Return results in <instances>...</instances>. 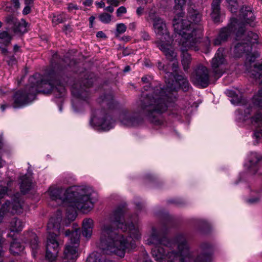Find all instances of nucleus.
<instances>
[{
	"label": "nucleus",
	"instance_id": "obj_1",
	"mask_svg": "<svg viewBox=\"0 0 262 262\" xmlns=\"http://www.w3.org/2000/svg\"><path fill=\"white\" fill-rule=\"evenodd\" d=\"M163 69L165 72L164 76L166 88L162 89L158 85L149 89L148 86H144L145 91H149L148 93L143 94L145 97L142 104L141 111L133 113L124 111L119 115L120 123L127 127H135L142 122V114L146 115L150 121L155 125H160L164 124L161 114L164 113L168 107V102L172 100V91L182 89L183 91H188L190 84L186 77L182 75H173L172 73L166 72L164 66L159 63V68Z\"/></svg>",
	"mask_w": 262,
	"mask_h": 262
},
{
	"label": "nucleus",
	"instance_id": "obj_2",
	"mask_svg": "<svg viewBox=\"0 0 262 262\" xmlns=\"http://www.w3.org/2000/svg\"><path fill=\"white\" fill-rule=\"evenodd\" d=\"M165 232L152 229L150 235L146 237L147 244L153 245L151 254L158 262H213L211 248L207 243L202 244L200 252L196 255L190 250L187 238L184 234L180 233L169 239L165 236Z\"/></svg>",
	"mask_w": 262,
	"mask_h": 262
},
{
	"label": "nucleus",
	"instance_id": "obj_3",
	"mask_svg": "<svg viewBox=\"0 0 262 262\" xmlns=\"http://www.w3.org/2000/svg\"><path fill=\"white\" fill-rule=\"evenodd\" d=\"M124 213L123 208H117L101 226L98 246L106 254L123 257L126 250L134 249L135 242L141 238L139 227L133 223L135 219L128 225Z\"/></svg>",
	"mask_w": 262,
	"mask_h": 262
},
{
	"label": "nucleus",
	"instance_id": "obj_4",
	"mask_svg": "<svg viewBox=\"0 0 262 262\" xmlns=\"http://www.w3.org/2000/svg\"><path fill=\"white\" fill-rule=\"evenodd\" d=\"M48 193L50 198L66 208V215L63 224L69 226L77 216L76 210L87 213L92 209L97 200V193L87 186L70 188L64 190L62 187L51 186Z\"/></svg>",
	"mask_w": 262,
	"mask_h": 262
},
{
	"label": "nucleus",
	"instance_id": "obj_5",
	"mask_svg": "<svg viewBox=\"0 0 262 262\" xmlns=\"http://www.w3.org/2000/svg\"><path fill=\"white\" fill-rule=\"evenodd\" d=\"M236 32V42L233 52L235 56L239 57L246 53V67H252L251 65L259 56L257 53H250L252 46L258 42V36L257 34L251 31L245 32L244 25L238 23L236 18H232L227 27L222 29L217 36L214 39L213 44L219 46L226 41L232 33Z\"/></svg>",
	"mask_w": 262,
	"mask_h": 262
},
{
	"label": "nucleus",
	"instance_id": "obj_6",
	"mask_svg": "<svg viewBox=\"0 0 262 262\" xmlns=\"http://www.w3.org/2000/svg\"><path fill=\"white\" fill-rule=\"evenodd\" d=\"M57 76L55 74L41 76L35 74L29 78V84L24 90L17 91L14 96V107H19L25 106L35 99L37 93H48L52 91L59 93V96L66 92L63 84L56 80Z\"/></svg>",
	"mask_w": 262,
	"mask_h": 262
},
{
	"label": "nucleus",
	"instance_id": "obj_7",
	"mask_svg": "<svg viewBox=\"0 0 262 262\" xmlns=\"http://www.w3.org/2000/svg\"><path fill=\"white\" fill-rule=\"evenodd\" d=\"M173 25L174 32L181 36L179 45L182 53V64L185 71L190 67L191 58L187 53L190 49L199 50L196 45L203 36V28L201 25L192 28L188 21H176Z\"/></svg>",
	"mask_w": 262,
	"mask_h": 262
},
{
	"label": "nucleus",
	"instance_id": "obj_8",
	"mask_svg": "<svg viewBox=\"0 0 262 262\" xmlns=\"http://www.w3.org/2000/svg\"><path fill=\"white\" fill-rule=\"evenodd\" d=\"M62 213L58 210L56 214L49 220L47 225L49 236L47 238L46 246V258L50 262H54L57 258L59 250V243L57 241V233L64 234L65 231L62 229L61 225Z\"/></svg>",
	"mask_w": 262,
	"mask_h": 262
},
{
	"label": "nucleus",
	"instance_id": "obj_9",
	"mask_svg": "<svg viewBox=\"0 0 262 262\" xmlns=\"http://www.w3.org/2000/svg\"><path fill=\"white\" fill-rule=\"evenodd\" d=\"M153 28L157 40L155 43L169 58L174 57V51L172 47L173 39L170 36L165 21L159 17L153 19Z\"/></svg>",
	"mask_w": 262,
	"mask_h": 262
},
{
	"label": "nucleus",
	"instance_id": "obj_10",
	"mask_svg": "<svg viewBox=\"0 0 262 262\" xmlns=\"http://www.w3.org/2000/svg\"><path fill=\"white\" fill-rule=\"evenodd\" d=\"M64 235L69 237L70 243L65 246L61 262H75L78 256L80 230L79 228L72 230L68 229L65 231Z\"/></svg>",
	"mask_w": 262,
	"mask_h": 262
},
{
	"label": "nucleus",
	"instance_id": "obj_11",
	"mask_svg": "<svg viewBox=\"0 0 262 262\" xmlns=\"http://www.w3.org/2000/svg\"><path fill=\"white\" fill-rule=\"evenodd\" d=\"M90 124L96 129L108 131L114 126L115 122L105 110H97L93 115Z\"/></svg>",
	"mask_w": 262,
	"mask_h": 262
},
{
	"label": "nucleus",
	"instance_id": "obj_12",
	"mask_svg": "<svg viewBox=\"0 0 262 262\" xmlns=\"http://www.w3.org/2000/svg\"><path fill=\"white\" fill-rule=\"evenodd\" d=\"M94 82L92 77L74 83L71 88V93L73 97L72 105L74 107H76L79 101H85L89 97L88 91L86 88L91 86Z\"/></svg>",
	"mask_w": 262,
	"mask_h": 262
},
{
	"label": "nucleus",
	"instance_id": "obj_13",
	"mask_svg": "<svg viewBox=\"0 0 262 262\" xmlns=\"http://www.w3.org/2000/svg\"><path fill=\"white\" fill-rule=\"evenodd\" d=\"M227 62L225 57L223 48H219L211 62V69L214 76L221 77L227 69Z\"/></svg>",
	"mask_w": 262,
	"mask_h": 262
},
{
	"label": "nucleus",
	"instance_id": "obj_14",
	"mask_svg": "<svg viewBox=\"0 0 262 262\" xmlns=\"http://www.w3.org/2000/svg\"><path fill=\"white\" fill-rule=\"evenodd\" d=\"M191 80L196 85L206 88L209 82V71L207 68L202 65L199 66L192 74Z\"/></svg>",
	"mask_w": 262,
	"mask_h": 262
},
{
	"label": "nucleus",
	"instance_id": "obj_15",
	"mask_svg": "<svg viewBox=\"0 0 262 262\" xmlns=\"http://www.w3.org/2000/svg\"><path fill=\"white\" fill-rule=\"evenodd\" d=\"M23 205H3L0 210V223L2 222L3 217L6 213H18L22 212ZM2 236L0 234V262L3 261L4 251L2 247Z\"/></svg>",
	"mask_w": 262,
	"mask_h": 262
},
{
	"label": "nucleus",
	"instance_id": "obj_16",
	"mask_svg": "<svg viewBox=\"0 0 262 262\" xmlns=\"http://www.w3.org/2000/svg\"><path fill=\"white\" fill-rule=\"evenodd\" d=\"M250 123L254 131L253 136L258 140L262 137V113H257L251 117Z\"/></svg>",
	"mask_w": 262,
	"mask_h": 262
},
{
	"label": "nucleus",
	"instance_id": "obj_17",
	"mask_svg": "<svg viewBox=\"0 0 262 262\" xmlns=\"http://www.w3.org/2000/svg\"><path fill=\"white\" fill-rule=\"evenodd\" d=\"M261 157L256 152H251L248 157L247 160L244 164L245 168L252 173H255L258 169V163Z\"/></svg>",
	"mask_w": 262,
	"mask_h": 262
},
{
	"label": "nucleus",
	"instance_id": "obj_18",
	"mask_svg": "<svg viewBox=\"0 0 262 262\" xmlns=\"http://www.w3.org/2000/svg\"><path fill=\"white\" fill-rule=\"evenodd\" d=\"M186 0H174V6L173 7V9L174 11V13L176 14V16L174 17L173 20V25L175 22V19H177L176 21H188L189 24H190V21L183 19L182 17L184 15V8L186 5ZM191 25V24H190ZM190 27L193 29V28H195L196 27L191 26Z\"/></svg>",
	"mask_w": 262,
	"mask_h": 262
},
{
	"label": "nucleus",
	"instance_id": "obj_19",
	"mask_svg": "<svg viewBox=\"0 0 262 262\" xmlns=\"http://www.w3.org/2000/svg\"><path fill=\"white\" fill-rule=\"evenodd\" d=\"M240 18L246 23L253 26L252 23L255 19L253 13L249 7L245 6L240 10Z\"/></svg>",
	"mask_w": 262,
	"mask_h": 262
},
{
	"label": "nucleus",
	"instance_id": "obj_20",
	"mask_svg": "<svg viewBox=\"0 0 262 262\" xmlns=\"http://www.w3.org/2000/svg\"><path fill=\"white\" fill-rule=\"evenodd\" d=\"M26 236V241L29 244L33 256L35 257V254L39 248L38 237L36 234L32 232L28 233Z\"/></svg>",
	"mask_w": 262,
	"mask_h": 262
},
{
	"label": "nucleus",
	"instance_id": "obj_21",
	"mask_svg": "<svg viewBox=\"0 0 262 262\" xmlns=\"http://www.w3.org/2000/svg\"><path fill=\"white\" fill-rule=\"evenodd\" d=\"M252 107L249 105L242 106L236 112V120L238 122H245L249 118Z\"/></svg>",
	"mask_w": 262,
	"mask_h": 262
},
{
	"label": "nucleus",
	"instance_id": "obj_22",
	"mask_svg": "<svg viewBox=\"0 0 262 262\" xmlns=\"http://www.w3.org/2000/svg\"><path fill=\"white\" fill-rule=\"evenodd\" d=\"M94 227V221L92 219L86 218L83 220L82 234L87 238L91 237Z\"/></svg>",
	"mask_w": 262,
	"mask_h": 262
},
{
	"label": "nucleus",
	"instance_id": "obj_23",
	"mask_svg": "<svg viewBox=\"0 0 262 262\" xmlns=\"http://www.w3.org/2000/svg\"><path fill=\"white\" fill-rule=\"evenodd\" d=\"M220 3L221 0H213L211 5L212 12L211 13V16L213 21L215 23L220 21Z\"/></svg>",
	"mask_w": 262,
	"mask_h": 262
},
{
	"label": "nucleus",
	"instance_id": "obj_24",
	"mask_svg": "<svg viewBox=\"0 0 262 262\" xmlns=\"http://www.w3.org/2000/svg\"><path fill=\"white\" fill-rule=\"evenodd\" d=\"M20 191L25 194L28 192L32 187V179L30 176L25 174L20 178Z\"/></svg>",
	"mask_w": 262,
	"mask_h": 262
},
{
	"label": "nucleus",
	"instance_id": "obj_25",
	"mask_svg": "<svg viewBox=\"0 0 262 262\" xmlns=\"http://www.w3.org/2000/svg\"><path fill=\"white\" fill-rule=\"evenodd\" d=\"M24 223L17 217L12 219L10 223V230L13 232H17L22 230Z\"/></svg>",
	"mask_w": 262,
	"mask_h": 262
},
{
	"label": "nucleus",
	"instance_id": "obj_26",
	"mask_svg": "<svg viewBox=\"0 0 262 262\" xmlns=\"http://www.w3.org/2000/svg\"><path fill=\"white\" fill-rule=\"evenodd\" d=\"M24 246L16 239H14L10 244V251L14 255L20 254L23 252Z\"/></svg>",
	"mask_w": 262,
	"mask_h": 262
},
{
	"label": "nucleus",
	"instance_id": "obj_27",
	"mask_svg": "<svg viewBox=\"0 0 262 262\" xmlns=\"http://www.w3.org/2000/svg\"><path fill=\"white\" fill-rule=\"evenodd\" d=\"M105 256L98 252L91 253L87 258L86 262H106Z\"/></svg>",
	"mask_w": 262,
	"mask_h": 262
},
{
	"label": "nucleus",
	"instance_id": "obj_28",
	"mask_svg": "<svg viewBox=\"0 0 262 262\" xmlns=\"http://www.w3.org/2000/svg\"><path fill=\"white\" fill-rule=\"evenodd\" d=\"M251 75L256 79H262V62L253 64Z\"/></svg>",
	"mask_w": 262,
	"mask_h": 262
},
{
	"label": "nucleus",
	"instance_id": "obj_29",
	"mask_svg": "<svg viewBox=\"0 0 262 262\" xmlns=\"http://www.w3.org/2000/svg\"><path fill=\"white\" fill-rule=\"evenodd\" d=\"M188 17L194 24L199 23L201 20V14L196 10L190 9L188 11Z\"/></svg>",
	"mask_w": 262,
	"mask_h": 262
},
{
	"label": "nucleus",
	"instance_id": "obj_30",
	"mask_svg": "<svg viewBox=\"0 0 262 262\" xmlns=\"http://www.w3.org/2000/svg\"><path fill=\"white\" fill-rule=\"evenodd\" d=\"M12 40L11 35L7 31H3L0 33V44L8 46Z\"/></svg>",
	"mask_w": 262,
	"mask_h": 262
},
{
	"label": "nucleus",
	"instance_id": "obj_31",
	"mask_svg": "<svg viewBox=\"0 0 262 262\" xmlns=\"http://www.w3.org/2000/svg\"><path fill=\"white\" fill-rule=\"evenodd\" d=\"M225 93L228 96L232 98L230 100V101L232 104L234 105H238L241 102V99L233 91L227 90Z\"/></svg>",
	"mask_w": 262,
	"mask_h": 262
},
{
	"label": "nucleus",
	"instance_id": "obj_32",
	"mask_svg": "<svg viewBox=\"0 0 262 262\" xmlns=\"http://www.w3.org/2000/svg\"><path fill=\"white\" fill-rule=\"evenodd\" d=\"M67 19V17L66 14L58 13L54 14L52 18V23L54 25H57L60 23H62Z\"/></svg>",
	"mask_w": 262,
	"mask_h": 262
},
{
	"label": "nucleus",
	"instance_id": "obj_33",
	"mask_svg": "<svg viewBox=\"0 0 262 262\" xmlns=\"http://www.w3.org/2000/svg\"><path fill=\"white\" fill-rule=\"evenodd\" d=\"M253 102L255 105L259 107H262V89L253 96Z\"/></svg>",
	"mask_w": 262,
	"mask_h": 262
},
{
	"label": "nucleus",
	"instance_id": "obj_34",
	"mask_svg": "<svg viewBox=\"0 0 262 262\" xmlns=\"http://www.w3.org/2000/svg\"><path fill=\"white\" fill-rule=\"evenodd\" d=\"M6 21L9 26L13 29L17 25L18 20L13 15H8L6 17Z\"/></svg>",
	"mask_w": 262,
	"mask_h": 262
},
{
	"label": "nucleus",
	"instance_id": "obj_35",
	"mask_svg": "<svg viewBox=\"0 0 262 262\" xmlns=\"http://www.w3.org/2000/svg\"><path fill=\"white\" fill-rule=\"evenodd\" d=\"M13 30L15 32H18L20 33H24L26 31V22L22 20L21 22L17 21V24Z\"/></svg>",
	"mask_w": 262,
	"mask_h": 262
},
{
	"label": "nucleus",
	"instance_id": "obj_36",
	"mask_svg": "<svg viewBox=\"0 0 262 262\" xmlns=\"http://www.w3.org/2000/svg\"><path fill=\"white\" fill-rule=\"evenodd\" d=\"M169 113V115L172 118H173L177 120L180 119L181 112V111L179 108L178 106H174L171 110H170Z\"/></svg>",
	"mask_w": 262,
	"mask_h": 262
},
{
	"label": "nucleus",
	"instance_id": "obj_37",
	"mask_svg": "<svg viewBox=\"0 0 262 262\" xmlns=\"http://www.w3.org/2000/svg\"><path fill=\"white\" fill-rule=\"evenodd\" d=\"M229 4V9L232 13H235L238 9L237 0H226Z\"/></svg>",
	"mask_w": 262,
	"mask_h": 262
},
{
	"label": "nucleus",
	"instance_id": "obj_38",
	"mask_svg": "<svg viewBox=\"0 0 262 262\" xmlns=\"http://www.w3.org/2000/svg\"><path fill=\"white\" fill-rule=\"evenodd\" d=\"M100 20L104 24H108L112 19V15L107 13H102L99 15Z\"/></svg>",
	"mask_w": 262,
	"mask_h": 262
},
{
	"label": "nucleus",
	"instance_id": "obj_39",
	"mask_svg": "<svg viewBox=\"0 0 262 262\" xmlns=\"http://www.w3.org/2000/svg\"><path fill=\"white\" fill-rule=\"evenodd\" d=\"M126 30V27L124 24L120 23L117 24L116 33L117 35L124 33Z\"/></svg>",
	"mask_w": 262,
	"mask_h": 262
},
{
	"label": "nucleus",
	"instance_id": "obj_40",
	"mask_svg": "<svg viewBox=\"0 0 262 262\" xmlns=\"http://www.w3.org/2000/svg\"><path fill=\"white\" fill-rule=\"evenodd\" d=\"M175 56L173 58L170 59L168 58L166 56V57L168 60H169L170 61L172 62V70L173 72H176L178 69V62L177 61V59H176L177 54L174 52Z\"/></svg>",
	"mask_w": 262,
	"mask_h": 262
},
{
	"label": "nucleus",
	"instance_id": "obj_41",
	"mask_svg": "<svg viewBox=\"0 0 262 262\" xmlns=\"http://www.w3.org/2000/svg\"><path fill=\"white\" fill-rule=\"evenodd\" d=\"M140 34L141 38L144 41L149 40L150 39V36L149 34H148V32H147L145 30L141 31L140 32Z\"/></svg>",
	"mask_w": 262,
	"mask_h": 262
},
{
	"label": "nucleus",
	"instance_id": "obj_42",
	"mask_svg": "<svg viewBox=\"0 0 262 262\" xmlns=\"http://www.w3.org/2000/svg\"><path fill=\"white\" fill-rule=\"evenodd\" d=\"M127 12L126 9L124 6L119 7L116 11L117 16H120L122 14L126 13Z\"/></svg>",
	"mask_w": 262,
	"mask_h": 262
},
{
	"label": "nucleus",
	"instance_id": "obj_43",
	"mask_svg": "<svg viewBox=\"0 0 262 262\" xmlns=\"http://www.w3.org/2000/svg\"><path fill=\"white\" fill-rule=\"evenodd\" d=\"M260 200V198L258 197H255L253 198L249 199L247 200V202L249 204H255L257 202H258Z\"/></svg>",
	"mask_w": 262,
	"mask_h": 262
},
{
	"label": "nucleus",
	"instance_id": "obj_44",
	"mask_svg": "<svg viewBox=\"0 0 262 262\" xmlns=\"http://www.w3.org/2000/svg\"><path fill=\"white\" fill-rule=\"evenodd\" d=\"M31 8L29 5H26V7L24 8L23 13L25 15L28 14L30 12Z\"/></svg>",
	"mask_w": 262,
	"mask_h": 262
},
{
	"label": "nucleus",
	"instance_id": "obj_45",
	"mask_svg": "<svg viewBox=\"0 0 262 262\" xmlns=\"http://www.w3.org/2000/svg\"><path fill=\"white\" fill-rule=\"evenodd\" d=\"M112 99V97L111 95L105 96L104 99H103L102 101L103 103H105L107 104H109V100Z\"/></svg>",
	"mask_w": 262,
	"mask_h": 262
},
{
	"label": "nucleus",
	"instance_id": "obj_46",
	"mask_svg": "<svg viewBox=\"0 0 262 262\" xmlns=\"http://www.w3.org/2000/svg\"><path fill=\"white\" fill-rule=\"evenodd\" d=\"M107 3L115 6H117L119 5L118 0H107Z\"/></svg>",
	"mask_w": 262,
	"mask_h": 262
},
{
	"label": "nucleus",
	"instance_id": "obj_47",
	"mask_svg": "<svg viewBox=\"0 0 262 262\" xmlns=\"http://www.w3.org/2000/svg\"><path fill=\"white\" fill-rule=\"evenodd\" d=\"M137 27V24L135 22H133L128 25V28L132 31H135Z\"/></svg>",
	"mask_w": 262,
	"mask_h": 262
},
{
	"label": "nucleus",
	"instance_id": "obj_48",
	"mask_svg": "<svg viewBox=\"0 0 262 262\" xmlns=\"http://www.w3.org/2000/svg\"><path fill=\"white\" fill-rule=\"evenodd\" d=\"M7 3H5V2L2 3L1 4L0 8L1 9H3L5 11H8L9 8H8V7L7 6Z\"/></svg>",
	"mask_w": 262,
	"mask_h": 262
},
{
	"label": "nucleus",
	"instance_id": "obj_49",
	"mask_svg": "<svg viewBox=\"0 0 262 262\" xmlns=\"http://www.w3.org/2000/svg\"><path fill=\"white\" fill-rule=\"evenodd\" d=\"M144 11V8L143 7H139L137 9V11H136L137 14L138 15L141 16L143 14Z\"/></svg>",
	"mask_w": 262,
	"mask_h": 262
},
{
	"label": "nucleus",
	"instance_id": "obj_50",
	"mask_svg": "<svg viewBox=\"0 0 262 262\" xmlns=\"http://www.w3.org/2000/svg\"><path fill=\"white\" fill-rule=\"evenodd\" d=\"M14 6L16 9H18L20 7L19 0H11Z\"/></svg>",
	"mask_w": 262,
	"mask_h": 262
},
{
	"label": "nucleus",
	"instance_id": "obj_51",
	"mask_svg": "<svg viewBox=\"0 0 262 262\" xmlns=\"http://www.w3.org/2000/svg\"><path fill=\"white\" fill-rule=\"evenodd\" d=\"M0 52L2 54L6 55L8 53V50L6 47L0 46Z\"/></svg>",
	"mask_w": 262,
	"mask_h": 262
},
{
	"label": "nucleus",
	"instance_id": "obj_52",
	"mask_svg": "<svg viewBox=\"0 0 262 262\" xmlns=\"http://www.w3.org/2000/svg\"><path fill=\"white\" fill-rule=\"evenodd\" d=\"M96 36L97 37L99 38H105L106 35L102 31H99L97 33Z\"/></svg>",
	"mask_w": 262,
	"mask_h": 262
},
{
	"label": "nucleus",
	"instance_id": "obj_53",
	"mask_svg": "<svg viewBox=\"0 0 262 262\" xmlns=\"http://www.w3.org/2000/svg\"><path fill=\"white\" fill-rule=\"evenodd\" d=\"M140 3H143L144 4H150L152 2V0H136Z\"/></svg>",
	"mask_w": 262,
	"mask_h": 262
},
{
	"label": "nucleus",
	"instance_id": "obj_54",
	"mask_svg": "<svg viewBox=\"0 0 262 262\" xmlns=\"http://www.w3.org/2000/svg\"><path fill=\"white\" fill-rule=\"evenodd\" d=\"M105 10L110 13H112L114 11V8L112 6H108L105 8Z\"/></svg>",
	"mask_w": 262,
	"mask_h": 262
},
{
	"label": "nucleus",
	"instance_id": "obj_55",
	"mask_svg": "<svg viewBox=\"0 0 262 262\" xmlns=\"http://www.w3.org/2000/svg\"><path fill=\"white\" fill-rule=\"evenodd\" d=\"M96 4L100 8H104L105 7V4L102 1L97 3Z\"/></svg>",
	"mask_w": 262,
	"mask_h": 262
},
{
	"label": "nucleus",
	"instance_id": "obj_56",
	"mask_svg": "<svg viewBox=\"0 0 262 262\" xmlns=\"http://www.w3.org/2000/svg\"><path fill=\"white\" fill-rule=\"evenodd\" d=\"M16 62L15 61V58H14V56H12L10 60L8 61V63L10 64H13L14 63H15Z\"/></svg>",
	"mask_w": 262,
	"mask_h": 262
},
{
	"label": "nucleus",
	"instance_id": "obj_57",
	"mask_svg": "<svg viewBox=\"0 0 262 262\" xmlns=\"http://www.w3.org/2000/svg\"><path fill=\"white\" fill-rule=\"evenodd\" d=\"M143 262H152L148 255L144 256Z\"/></svg>",
	"mask_w": 262,
	"mask_h": 262
},
{
	"label": "nucleus",
	"instance_id": "obj_58",
	"mask_svg": "<svg viewBox=\"0 0 262 262\" xmlns=\"http://www.w3.org/2000/svg\"><path fill=\"white\" fill-rule=\"evenodd\" d=\"M25 3L26 5H30L33 3V0H25Z\"/></svg>",
	"mask_w": 262,
	"mask_h": 262
},
{
	"label": "nucleus",
	"instance_id": "obj_59",
	"mask_svg": "<svg viewBox=\"0 0 262 262\" xmlns=\"http://www.w3.org/2000/svg\"><path fill=\"white\" fill-rule=\"evenodd\" d=\"M95 19V17H94V16H91V17L89 18V20H90V24H91V26H92V25H93V22H94V21Z\"/></svg>",
	"mask_w": 262,
	"mask_h": 262
},
{
	"label": "nucleus",
	"instance_id": "obj_60",
	"mask_svg": "<svg viewBox=\"0 0 262 262\" xmlns=\"http://www.w3.org/2000/svg\"><path fill=\"white\" fill-rule=\"evenodd\" d=\"M71 26L68 25L64 27V30L66 31H68L69 32L71 31Z\"/></svg>",
	"mask_w": 262,
	"mask_h": 262
},
{
	"label": "nucleus",
	"instance_id": "obj_61",
	"mask_svg": "<svg viewBox=\"0 0 262 262\" xmlns=\"http://www.w3.org/2000/svg\"><path fill=\"white\" fill-rule=\"evenodd\" d=\"M19 48H20V47L18 45H14V49H13L14 51L15 52L18 51L19 50Z\"/></svg>",
	"mask_w": 262,
	"mask_h": 262
},
{
	"label": "nucleus",
	"instance_id": "obj_62",
	"mask_svg": "<svg viewBox=\"0 0 262 262\" xmlns=\"http://www.w3.org/2000/svg\"><path fill=\"white\" fill-rule=\"evenodd\" d=\"M130 70V67H129V66H126V67L124 68V70H123V72H127L129 71Z\"/></svg>",
	"mask_w": 262,
	"mask_h": 262
},
{
	"label": "nucleus",
	"instance_id": "obj_63",
	"mask_svg": "<svg viewBox=\"0 0 262 262\" xmlns=\"http://www.w3.org/2000/svg\"><path fill=\"white\" fill-rule=\"evenodd\" d=\"M142 81L145 83H147L148 82V78L147 77L145 76V77H143L142 78Z\"/></svg>",
	"mask_w": 262,
	"mask_h": 262
},
{
	"label": "nucleus",
	"instance_id": "obj_64",
	"mask_svg": "<svg viewBox=\"0 0 262 262\" xmlns=\"http://www.w3.org/2000/svg\"><path fill=\"white\" fill-rule=\"evenodd\" d=\"M7 107V105L5 104H2L1 106V110L3 112L5 110L6 108Z\"/></svg>",
	"mask_w": 262,
	"mask_h": 262
}]
</instances>
